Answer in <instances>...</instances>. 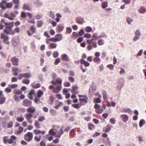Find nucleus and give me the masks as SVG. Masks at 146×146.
<instances>
[{"instance_id": "nucleus-1", "label": "nucleus", "mask_w": 146, "mask_h": 146, "mask_svg": "<svg viewBox=\"0 0 146 146\" xmlns=\"http://www.w3.org/2000/svg\"><path fill=\"white\" fill-rule=\"evenodd\" d=\"M13 7V4L12 2L7 3L6 0H2L0 2V7L3 10H5L6 8L11 9Z\"/></svg>"}, {"instance_id": "nucleus-2", "label": "nucleus", "mask_w": 146, "mask_h": 146, "mask_svg": "<svg viewBox=\"0 0 146 146\" xmlns=\"http://www.w3.org/2000/svg\"><path fill=\"white\" fill-rule=\"evenodd\" d=\"M78 96L80 98L79 100L80 102L81 105L84 106L88 103V98L86 95H78Z\"/></svg>"}, {"instance_id": "nucleus-3", "label": "nucleus", "mask_w": 146, "mask_h": 146, "mask_svg": "<svg viewBox=\"0 0 146 146\" xmlns=\"http://www.w3.org/2000/svg\"><path fill=\"white\" fill-rule=\"evenodd\" d=\"M7 138L8 137L7 136H5L3 137V141L4 143H8L9 144H11L13 143L14 141H15L17 139L16 137L14 135L11 136V139H7Z\"/></svg>"}, {"instance_id": "nucleus-4", "label": "nucleus", "mask_w": 146, "mask_h": 146, "mask_svg": "<svg viewBox=\"0 0 146 146\" xmlns=\"http://www.w3.org/2000/svg\"><path fill=\"white\" fill-rule=\"evenodd\" d=\"M14 25H12L11 26L6 27L5 29L4 30V32L7 35H15V33L12 30V29Z\"/></svg>"}, {"instance_id": "nucleus-5", "label": "nucleus", "mask_w": 146, "mask_h": 146, "mask_svg": "<svg viewBox=\"0 0 146 146\" xmlns=\"http://www.w3.org/2000/svg\"><path fill=\"white\" fill-rule=\"evenodd\" d=\"M33 137V133L29 132L24 135V139L26 141L29 142L32 140Z\"/></svg>"}, {"instance_id": "nucleus-6", "label": "nucleus", "mask_w": 146, "mask_h": 146, "mask_svg": "<svg viewBox=\"0 0 146 146\" xmlns=\"http://www.w3.org/2000/svg\"><path fill=\"white\" fill-rule=\"evenodd\" d=\"M25 117L27 121L30 124H32L33 122L32 119L33 115L32 114L30 113H26L25 115Z\"/></svg>"}, {"instance_id": "nucleus-7", "label": "nucleus", "mask_w": 146, "mask_h": 146, "mask_svg": "<svg viewBox=\"0 0 146 146\" xmlns=\"http://www.w3.org/2000/svg\"><path fill=\"white\" fill-rule=\"evenodd\" d=\"M1 38L3 39V42L5 44H9V43L8 40L9 38L8 36L6 35L3 33H1Z\"/></svg>"}, {"instance_id": "nucleus-8", "label": "nucleus", "mask_w": 146, "mask_h": 146, "mask_svg": "<svg viewBox=\"0 0 146 146\" xmlns=\"http://www.w3.org/2000/svg\"><path fill=\"white\" fill-rule=\"evenodd\" d=\"M30 30L31 32V33L29 31H27V32L28 35L29 36H31L33 34L35 33L36 31V28L34 25H32L31 26Z\"/></svg>"}, {"instance_id": "nucleus-9", "label": "nucleus", "mask_w": 146, "mask_h": 146, "mask_svg": "<svg viewBox=\"0 0 146 146\" xmlns=\"http://www.w3.org/2000/svg\"><path fill=\"white\" fill-rule=\"evenodd\" d=\"M12 62L13 65L17 66L19 65L18 62L19 59L14 56L11 58L10 60Z\"/></svg>"}, {"instance_id": "nucleus-10", "label": "nucleus", "mask_w": 146, "mask_h": 146, "mask_svg": "<svg viewBox=\"0 0 146 146\" xmlns=\"http://www.w3.org/2000/svg\"><path fill=\"white\" fill-rule=\"evenodd\" d=\"M31 104V101L27 99H25L24 100L22 104L23 106L25 107L30 106Z\"/></svg>"}, {"instance_id": "nucleus-11", "label": "nucleus", "mask_w": 146, "mask_h": 146, "mask_svg": "<svg viewBox=\"0 0 146 146\" xmlns=\"http://www.w3.org/2000/svg\"><path fill=\"white\" fill-rule=\"evenodd\" d=\"M78 87L77 85H74L72 87L71 91L73 94H78L79 93V91L78 90Z\"/></svg>"}, {"instance_id": "nucleus-12", "label": "nucleus", "mask_w": 146, "mask_h": 146, "mask_svg": "<svg viewBox=\"0 0 146 146\" xmlns=\"http://www.w3.org/2000/svg\"><path fill=\"white\" fill-rule=\"evenodd\" d=\"M34 133L36 135L41 134L42 135H44L46 133V131H41L40 130L35 129L33 131Z\"/></svg>"}, {"instance_id": "nucleus-13", "label": "nucleus", "mask_w": 146, "mask_h": 146, "mask_svg": "<svg viewBox=\"0 0 146 146\" xmlns=\"http://www.w3.org/2000/svg\"><path fill=\"white\" fill-rule=\"evenodd\" d=\"M124 84V82L123 80L120 79L119 80L118 85L117 86V88L118 90H121V88L123 86Z\"/></svg>"}, {"instance_id": "nucleus-14", "label": "nucleus", "mask_w": 146, "mask_h": 146, "mask_svg": "<svg viewBox=\"0 0 146 146\" xmlns=\"http://www.w3.org/2000/svg\"><path fill=\"white\" fill-rule=\"evenodd\" d=\"M55 106H54V108L56 109H58L59 108L63 105V103L61 102H59L58 100H57L55 102Z\"/></svg>"}, {"instance_id": "nucleus-15", "label": "nucleus", "mask_w": 146, "mask_h": 146, "mask_svg": "<svg viewBox=\"0 0 146 146\" xmlns=\"http://www.w3.org/2000/svg\"><path fill=\"white\" fill-rule=\"evenodd\" d=\"M35 111V108L33 106H30L27 108V112L28 113H30L32 114L34 113Z\"/></svg>"}, {"instance_id": "nucleus-16", "label": "nucleus", "mask_w": 146, "mask_h": 146, "mask_svg": "<svg viewBox=\"0 0 146 146\" xmlns=\"http://www.w3.org/2000/svg\"><path fill=\"white\" fill-rule=\"evenodd\" d=\"M12 2L15 5L14 7V8L15 9H17L18 8L19 5V0H13Z\"/></svg>"}, {"instance_id": "nucleus-17", "label": "nucleus", "mask_w": 146, "mask_h": 146, "mask_svg": "<svg viewBox=\"0 0 146 146\" xmlns=\"http://www.w3.org/2000/svg\"><path fill=\"white\" fill-rule=\"evenodd\" d=\"M120 118L124 122H126L128 119V117L126 115H120Z\"/></svg>"}, {"instance_id": "nucleus-18", "label": "nucleus", "mask_w": 146, "mask_h": 146, "mask_svg": "<svg viewBox=\"0 0 146 146\" xmlns=\"http://www.w3.org/2000/svg\"><path fill=\"white\" fill-rule=\"evenodd\" d=\"M61 89V87L60 86H56L54 89L53 90H52V92L55 94H57L60 91Z\"/></svg>"}, {"instance_id": "nucleus-19", "label": "nucleus", "mask_w": 146, "mask_h": 146, "mask_svg": "<svg viewBox=\"0 0 146 146\" xmlns=\"http://www.w3.org/2000/svg\"><path fill=\"white\" fill-rule=\"evenodd\" d=\"M81 64H84L86 67L89 66L90 65V63L88 62L85 61L84 60L81 59L80 60Z\"/></svg>"}, {"instance_id": "nucleus-20", "label": "nucleus", "mask_w": 146, "mask_h": 146, "mask_svg": "<svg viewBox=\"0 0 146 146\" xmlns=\"http://www.w3.org/2000/svg\"><path fill=\"white\" fill-rule=\"evenodd\" d=\"M23 130V128L22 126H20L18 128V130L15 132V133L17 135L20 134Z\"/></svg>"}, {"instance_id": "nucleus-21", "label": "nucleus", "mask_w": 146, "mask_h": 146, "mask_svg": "<svg viewBox=\"0 0 146 146\" xmlns=\"http://www.w3.org/2000/svg\"><path fill=\"white\" fill-rule=\"evenodd\" d=\"M84 21V19L80 17H78L76 19V21L77 23L80 24H82L83 23Z\"/></svg>"}, {"instance_id": "nucleus-22", "label": "nucleus", "mask_w": 146, "mask_h": 146, "mask_svg": "<svg viewBox=\"0 0 146 146\" xmlns=\"http://www.w3.org/2000/svg\"><path fill=\"white\" fill-rule=\"evenodd\" d=\"M62 60L66 61H69V58L66 54H63L61 56Z\"/></svg>"}, {"instance_id": "nucleus-23", "label": "nucleus", "mask_w": 146, "mask_h": 146, "mask_svg": "<svg viewBox=\"0 0 146 146\" xmlns=\"http://www.w3.org/2000/svg\"><path fill=\"white\" fill-rule=\"evenodd\" d=\"M55 38L56 39L57 41H59L61 40L62 39V35L59 34H57L55 36Z\"/></svg>"}, {"instance_id": "nucleus-24", "label": "nucleus", "mask_w": 146, "mask_h": 146, "mask_svg": "<svg viewBox=\"0 0 146 146\" xmlns=\"http://www.w3.org/2000/svg\"><path fill=\"white\" fill-rule=\"evenodd\" d=\"M63 29L64 27L63 26L58 25L56 28L57 32H60L63 30Z\"/></svg>"}, {"instance_id": "nucleus-25", "label": "nucleus", "mask_w": 146, "mask_h": 146, "mask_svg": "<svg viewBox=\"0 0 146 146\" xmlns=\"http://www.w3.org/2000/svg\"><path fill=\"white\" fill-rule=\"evenodd\" d=\"M76 130L75 129H72L70 132V135L72 137H74Z\"/></svg>"}, {"instance_id": "nucleus-26", "label": "nucleus", "mask_w": 146, "mask_h": 146, "mask_svg": "<svg viewBox=\"0 0 146 146\" xmlns=\"http://www.w3.org/2000/svg\"><path fill=\"white\" fill-rule=\"evenodd\" d=\"M57 46L56 44L54 43H50L48 47L50 49L55 48Z\"/></svg>"}, {"instance_id": "nucleus-27", "label": "nucleus", "mask_w": 146, "mask_h": 146, "mask_svg": "<svg viewBox=\"0 0 146 146\" xmlns=\"http://www.w3.org/2000/svg\"><path fill=\"white\" fill-rule=\"evenodd\" d=\"M23 10H27L28 11H31V9L30 6L28 5L24 4L23 5Z\"/></svg>"}, {"instance_id": "nucleus-28", "label": "nucleus", "mask_w": 146, "mask_h": 146, "mask_svg": "<svg viewBox=\"0 0 146 146\" xmlns=\"http://www.w3.org/2000/svg\"><path fill=\"white\" fill-rule=\"evenodd\" d=\"M63 127H61L59 130V131H58V133L57 135V137H58L59 138L60 137L61 135L63 134Z\"/></svg>"}, {"instance_id": "nucleus-29", "label": "nucleus", "mask_w": 146, "mask_h": 146, "mask_svg": "<svg viewBox=\"0 0 146 146\" xmlns=\"http://www.w3.org/2000/svg\"><path fill=\"white\" fill-rule=\"evenodd\" d=\"M16 17V15L13 13H11L9 15V19L10 20H13Z\"/></svg>"}, {"instance_id": "nucleus-30", "label": "nucleus", "mask_w": 146, "mask_h": 146, "mask_svg": "<svg viewBox=\"0 0 146 146\" xmlns=\"http://www.w3.org/2000/svg\"><path fill=\"white\" fill-rule=\"evenodd\" d=\"M93 61L94 62H96L98 64H99L101 61V60L98 57H95L93 59Z\"/></svg>"}, {"instance_id": "nucleus-31", "label": "nucleus", "mask_w": 146, "mask_h": 146, "mask_svg": "<svg viewBox=\"0 0 146 146\" xmlns=\"http://www.w3.org/2000/svg\"><path fill=\"white\" fill-rule=\"evenodd\" d=\"M35 127L37 129H39L40 128V123L38 121H36L34 124Z\"/></svg>"}, {"instance_id": "nucleus-32", "label": "nucleus", "mask_w": 146, "mask_h": 146, "mask_svg": "<svg viewBox=\"0 0 146 146\" xmlns=\"http://www.w3.org/2000/svg\"><path fill=\"white\" fill-rule=\"evenodd\" d=\"M43 94V92L41 90H39L37 92V96L38 98H40Z\"/></svg>"}, {"instance_id": "nucleus-33", "label": "nucleus", "mask_w": 146, "mask_h": 146, "mask_svg": "<svg viewBox=\"0 0 146 146\" xmlns=\"http://www.w3.org/2000/svg\"><path fill=\"white\" fill-rule=\"evenodd\" d=\"M110 129L111 128L110 127L109 125H107L104 128L103 131L104 132H108L110 130Z\"/></svg>"}, {"instance_id": "nucleus-34", "label": "nucleus", "mask_w": 146, "mask_h": 146, "mask_svg": "<svg viewBox=\"0 0 146 146\" xmlns=\"http://www.w3.org/2000/svg\"><path fill=\"white\" fill-rule=\"evenodd\" d=\"M13 92L16 95L17 94L21 95L22 93V92L21 90H18L16 89L14 90Z\"/></svg>"}, {"instance_id": "nucleus-35", "label": "nucleus", "mask_w": 146, "mask_h": 146, "mask_svg": "<svg viewBox=\"0 0 146 146\" xmlns=\"http://www.w3.org/2000/svg\"><path fill=\"white\" fill-rule=\"evenodd\" d=\"M81 106L82 105H81V104H73L72 105V107L76 109H78L80 108Z\"/></svg>"}, {"instance_id": "nucleus-36", "label": "nucleus", "mask_w": 146, "mask_h": 146, "mask_svg": "<svg viewBox=\"0 0 146 146\" xmlns=\"http://www.w3.org/2000/svg\"><path fill=\"white\" fill-rule=\"evenodd\" d=\"M54 98L52 96H50L49 98V104L50 105L53 104Z\"/></svg>"}, {"instance_id": "nucleus-37", "label": "nucleus", "mask_w": 146, "mask_h": 146, "mask_svg": "<svg viewBox=\"0 0 146 146\" xmlns=\"http://www.w3.org/2000/svg\"><path fill=\"white\" fill-rule=\"evenodd\" d=\"M56 18L55 19V20L57 22H59L60 20V18L61 17V15L59 13H56Z\"/></svg>"}, {"instance_id": "nucleus-38", "label": "nucleus", "mask_w": 146, "mask_h": 146, "mask_svg": "<svg viewBox=\"0 0 146 146\" xmlns=\"http://www.w3.org/2000/svg\"><path fill=\"white\" fill-rule=\"evenodd\" d=\"M85 31L88 33L91 32L92 31V29L90 27H87L85 29Z\"/></svg>"}, {"instance_id": "nucleus-39", "label": "nucleus", "mask_w": 146, "mask_h": 146, "mask_svg": "<svg viewBox=\"0 0 146 146\" xmlns=\"http://www.w3.org/2000/svg\"><path fill=\"white\" fill-rule=\"evenodd\" d=\"M139 11L141 13H145L146 12V9L144 7H141Z\"/></svg>"}, {"instance_id": "nucleus-40", "label": "nucleus", "mask_w": 146, "mask_h": 146, "mask_svg": "<svg viewBox=\"0 0 146 146\" xmlns=\"http://www.w3.org/2000/svg\"><path fill=\"white\" fill-rule=\"evenodd\" d=\"M108 6V3L106 2H102V7L103 9H105Z\"/></svg>"}, {"instance_id": "nucleus-41", "label": "nucleus", "mask_w": 146, "mask_h": 146, "mask_svg": "<svg viewBox=\"0 0 146 146\" xmlns=\"http://www.w3.org/2000/svg\"><path fill=\"white\" fill-rule=\"evenodd\" d=\"M6 98L4 97H0V104H2L4 103Z\"/></svg>"}, {"instance_id": "nucleus-42", "label": "nucleus", "mask_w": 146, "mask_h": 146, "mask_svg": "<svg viewBox=\"0 0 146 146\" xmlns=\"http://www.w3.org/2000/svg\"><path fill=\"white\" fill-rule=\"evenodd\" d=\"M88 129L90 130H92L95 128V126L93 124L89 123L88 124Z\"/></svg>"}, {"instance_id": "nucleus-43", "label": "nucleus", "mask_w": 146, "mask_h": 146, "mask_svg": "<svg viewBox=\"0 0 146 146\" xmlns=\"http://www.w3.org/2000/svg\"><path fill=\"white\" fill-rule=\"evenodd\" d=\"M24 119V118L22 116V117H18L17 119V120L19 122H23Z\"/></svg>"}, {"instance_id": "nucleus-44", "label": "nucleus", "mask_w": 146, "mask_h": 146, "mask_svg": "<svg viewBox=\"0 0 146 146\" xmlns=\"http://www.w3.org/2000/svg\"><path fill=\"white\" fill-rule=\"evenodd\" d=\"M94 102L95 103H100L101 100L100 98H95L94 99Z\"/></svg>"}, {"instance_id": "nucleus-45", "label": "nucleus", "mask_w": 146, "mask_h": 146, "mask_svg": "<svg viewBox=\"0 0 146 146\" xmlns=\"http://www.w3.org/2000/svg\"><path fill=\"white\" fill-rule=\"evenodd\" d=\"M50 114L52 115H55L56 114V111L55 110L53 109H51L50 111Z\"/></svg>"}, {"instance_id": "nucleus-46", "label": "nucleus", "mask_w": 146, "mask_h": 146, "mask_svg": "<svg viewBox=\"0 0 146 146\" xmlns=\"http://www.w3.org/2000/svg\"><path fill=\"white\" fill-rule=\"evenodd\" d=\"M23 74L24 78H29L31 76V74L30 73H25Z\"/></svg>"}, {"instance_id": "nucleus-47", "label": "nucleus", "mask_w": 146, "mask_h": 146, "mask_svg": "<svg viewBox=\"0 0 146 146\" xmlns=\"http://www.w3.org/2000/svg\"><path fill=\"white\" fill-rule=\"evenodd\" d=\"M34 88H39L40 86V84L39 83H38L35 85H34L33 84H31V85Z\"/></svg>"}, {"instance_id": "nucleus-48", "label": "nucleus", "mask_w": 146, "mask_h": 146, "mask_svg": "<svg viewBox=\"0 0 146 146\" xmlns=\"http://www.w3.org/2000/svg\"><path fill=\"white\" fill-rule=\"evenodd\" d=\"M37 27H41L43 24V22L42 21H39L37 22Z\"/></svg>"}, {"instance_id": "nucleus-49", "label": "nucleus", "mask_w": 146, "mask_h": 146, "mask_svg": "<svg viewBox=\"0 0 146 146\" xmlns=\"http://www.w3.org/2000/svg\"><path fill=\"white\" fill-rule=\"evenodd\" d=\"M103 97L105 100H107V94L106 92L105 91H103L102 92Z\"/></svg>"}, {"instance_id": "nucleus-50", "label": "nucleus", "mask_w": 146, "mask_h": 146, "mask_svg": "<svg viewBox=\"0 0 146 146\" xmlns=\"http://www.w3.org/2000/svg\"><path fill=\"white\" fill-rule=\"evenodd\" d=\"M30 82V81L29 80L27 79H24L22 81V82L25 84H29Z\"/></svg>"}, {"instance_id": "nucleus-51", "label": "nucleus", "mask_w": 146, "mask_h": 146, "mask_svg": "<svg viewBox=\"0 0 146 146\" xmlns=\"http://www.w3.org/2000/svg\"><path fill=\"white\" fill-rule=\"evenodd\" d=\"M56 83L59 84H61L62 82V80L60 78H57L56 80Z\"/></svg>"}, {"instance_id": "nucleus-52", "label": "nucleus", "mask_w": 146, "mask_h": 146, "mask_svg": "<svg viewBox=\"0 0 146 146\" xmlns=\"http://www.w3.org/2000/svg\"><path fill=\"white\" fill-rule=\"evenodd\" d=\"M13 125V122L12 121H10L8 123L7 125V127L8 128L11 127Z\"/></svg>"}, {"instance_id": "nucleus-53", "label": "nucleus", "mask_w": 146, "mask_h": 146, "mask_svg": "<svg viewBox=\"0 0 146 146\" xmlns=\"http://www.w3.org/2000/svg\"><path fill=\"white\" fill-rule=\"evenodd\" d=\"M60 59L59 58H58L56 59L54 61V64L55 65H57L60 62Z\"/></svg>"}, {"instance_id": "nucleus-54", "label": "nucleus", "mask_w": 146, "mask_h": 146, "mask_svg": "<svg viewBox=\"0 0 146 146\" xmlns=\"http://www.w3.org/2000/svg\"><path fill=\"white\" fill-rule=\"evenodd\" d=\"M145 123V121L144 120L142 119H141L139 123V125L140 127H142V125L144 124Z\"/></svg>"}, {"instance_id": "nucleus-55", "label": "nucleus", "mask_w": 146, "mask_h": 146, "mask_svg": "<svg viewBox=\"0 0 146 146\" xmlns=\"http://www.w3.org/2000/svg\"><path fill=\"white\" fill-rule=\"evenodd\" d=\"M49 133L53 136H54L56 134V133L54 131L53 129H50L49 131Z\"/></svg>"}, {"instance_id": "nucleus-56", "label": "nucleus", "mask_w": 146, "mask_h": 146, "mask_svg": "<svg viewBox=\"0 0 146 146\" xmlns=\"http://www.w3.org/2000/svg\"><path fill=\"white\" fill-rule=\"evenodd\" d=\"M103 110L102 108H99L96 110V111L97 113H101L103 111Z\"/></svg>"}, {"instance_id": "nucleus-57", "label": "nucleus", "mask_w": 146, "mask_h": 146, "mask_svg": "<svg viewBox=\"0 0 146 146\" xmlns=\"http://www.w3.org/2000/svg\"><path fill=\"white\" fill-rule=\"evenodd\" d=\"M68 79L69 80L71 83L74 82L75 81L74 78L72 76L69 77L68 78Z\"/></svg>"}, {"instance_id": "nucleus-58", "label": "nucleus", "mask_w": 146, "mask_h": 146, "mask_svg": "<svg viewBox=\"0 0 146 146\" xmlns=\"http://www.w3.org/2000/svg\"><path fill=\"white\" fill-rule=\"evenodd\" d=\"M45 119V117L43 116H40L38 118V121H42L44 120Z\"/></svg>"}, {"instance_id": "nucleus-59", "label": "nucleus", "mask_w": 146, "mask_h": 146, "mask_svg": "<svg viewBox=\"0 0 146 146\" xmlns=\"http://www.w3.org/2000/svg\"><path fill=\"white\" fill-rule=\"evenodd\" d=\"M21 17L22 18H25L27 17V15L25 12L22 11L21 12Z\"/></svg>"}, {"instance_id": "nucleus-60", "label": "nucleus", "mask_w": 146, "mask_h": 146, "mask_svg": "<svg viewBox=\"0 0 146 146\" xmlns=\"http://www.w3.org/2000/svg\"><path fill=\"white\" fill-rule=\"evenodd\" d=\"M98 44L99 45H102L104 44V40L102 39H100L98 42Z\"/></svg>"}, {"instance_id": "nucleus-61", "label": "nucleus", "mask_w": 146, "mask_h": 146, "mask_svg": "<svg viewBox=\"0 0 146 146\" xmlns=\"http://www.w3.org/2000/svg\"><path fill=\"white\" fill-rule=\"evenodd\" d=\"M121 70L119 71V73L120 74L122 75L125 73V70L122 68H120Z\"/></svg>"}, {"instance_id": "nucleus-62", "label": "nucleus", "mask_w": 146, "mask_h": 146, "mask_svg": "<svg viewBox=\"0 0 146 146\" xmlns=\"http://www.w3.org/2000/svg\"><path fill=\"white\" fill-rule=\"evenodd\" d=\"M64 86L65 87H69L70 86V84L68 82H66L64 83Z\"/></svg>"}, {"instance_id": "nucleus-63", "label": "nucleus", "mask_w": 146, "mask_h": 146, "mask_svg": "<svg viewBox=\"0 0 146 146\" xmlns=\"http://www.w3.org/2000/svg\"><path fill=\"white\" fill-rule=\"evenodd\" d=\"M107 67L111 70L113 69L114 66L113 64H110L107 66Z\"/></svg>"}, {"instance_id": "nucleus-64", "label": "nucleus", "mask_w": 146, "mask_h": 146, "mask_svg": "<svg viewBox=\"0 0 146 146\" xmlns=\"http://www.w3.org/2000/svg\"><path fill=\"white\" fill-rule=\"evenodd\" d=\"M66 33L69 34L70 33L72 32V29L70 27H67L66 29Z\"/></svg>"}]
</instances>
